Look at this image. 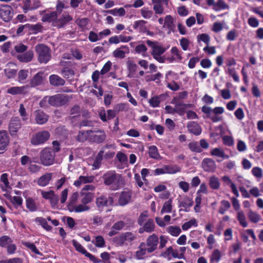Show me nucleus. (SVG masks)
<instances>
[{
  "label": "nucleus",
  "mask_w": 263,
  "mask_h": 263,
  "mask_svg": "<svg viewBox=\"0 0 263 263\" xmlns=\"http://www.w3.org/2000/svg\"><path fill=\"white\" fill-rule=\"evenodd\" d=\"M193 204V200L187 197L179 201V207L184 208V211L186 212H188L190 211V208L192 206Z\"/></svg>",
  "instance_id": "obj_33"
},
{
  "label": "nucleus",
  "mask_w": 263,
  "mask_h": 263,
  "mask_svg": "<svg viewBox=\"0 0 263 263\" xmlns=\"http://www.w3.org/2000/svg\"><path fill=\"white\" fill-rule=\"evenodd\" d=\"M248 217L250 221L254 223H257L261 220V216L252 210L249 211Z\"/></svg>",
  "instance_id": "obj_42"
},
{
  "label": "nucleus",
  "mask_w": 263,
  "mask_h": 263,
  "mask_svg": "<svg viewBox=\"0 0 263 263\" xmlns=\"http://www.w3.org/2000/svg\"><path fill=\"white\" fill-rule=\"evenodd\" d=\"M222 180L227 185H230L232 193L236 196V197H238L239 196V194L237 187L236 185L232 182L230 178L227 176H224L222 177Z\"/></svg>",
  "instance_id": "obj_31"
},
{
  "label": "nucleus",
  "mask_w": 263,
  "mask_h": 263,
  "mask_svg": "<svg viewBox=\"0 0 263 263\" xmlns=\"http://www.w3.org/2000/svg\"><path fill=\"white\" fill-rule=\"evenodd\" d=\"M141 14L143 17L148 19L153 16V12L148 10V8L144 7L141 10Z\"/></svg>",
  "instance_id": "obj_63"
},
{
  "label": "nucleus",
  "mask_w": 263,
  "mask_h": 263,
  "mask_svg": "<svg viewBox=\"0 0 263 263\" xmlns=\"http://www.w3.org/2000/svg\"><path fill=\"white\" fill-rule=\"evenodd\" d=\"M137 238L136 234L132 232L122 233L112 238V241L118 246H122L124 244L132 243Z\"/></svg>",
  "instance_id": "obj_5"
},
{
  "label": "nucleus",
  "mask_w": 263,
  "mask_h": 263,
  "mask_svg": "<svg viewBox=\"0 0 263 263\" xmlns=\"http://www.w3.org/2000/svg\"><path fill=\"white\" fill-rule=\"evenodd\" d=\"M28 70L25 69H21L18 73V81L20 82H22L25 80L28 77Z\"/></svg>",
  "instance_id": "obj_64"
},
{
  "label": "nucleus",
  "mask_w": 263,
  "mask_h": 263,
  "mask_svg": "<svg viewBox=\"0 0 263 263\" xmlns=\"http://www.w3.org/2000/svg\"><path fill=\"white\" fill-rule=\"evenodd\" d=\"M13 15V8L8 5H0V17L5 22L11 21Z\"/></svg>",
  "instance_id": "obj_7"
},
{
  "label": "nucleus",
  "mask_w": 263,
  "mask_h": 263,
  "mask_svg": "<svg viewBox=\"0 0 263 263\" xmlns=\"http://www.w3.org/2000/svg\"><path fill=\"white\" fill-rule=\"evenodd\" d=\"M117 114L114 109H108L106 111L105 109H102L99 112L100 119L103 122H106L116 117Z\"/></svg>",
  "instance_id": "obj_12"
},
{
  "label": "nucleus",
  "mask_w": 263,
  "mask_h": 263,
  "mask_svg": "<svg viewBox=\"0 0 263 263\" xmlns=\"http://www.w3.org/2000/svg\"><path fill=\"white\" fill-rule=\"evenodd\" d=\"M79 197V193L78 192H75L73 193L71 195L69 199V202L67 204V209L68 210L70 209L71 206H73L77 203V201L78 200Z\"/></svg>",
  "instance_id": "obj_48"
},
{
  "label": "nucleus",
  "mask_w": 263,
  "mask_h": 263,
  "mask_svg": "<svg viewBox=\"0 0 263 263\" xmlns=\"http://www.w3.org/2000/svg\"><path fill=\"white\" fill-rule=\"evenodd\" d=\"M61 73L63 76L66 79L72 78L74 76V71L68 67H64L62 69Z\"/></svg>",
  "instance_id": "obj_53"
},
{
  "label": "nucleus",
  "mask_w": 263,
  "mask_h": 263,
  "mask_svg": "<svg viewBox=\"0 0 263 263\" xmlns=\"http://www.w3.org/2000/svg\"><path fill=\"white\" fill-rule=\"evenodd\" d=\"M159 242V238L157 235L153 234L149 236L146 240L145 246L147 247V252L149 253H152L157 249Z\"/></svg>",
  "instance_id": "obj_9"
},
{
  "label": "nucleus",
  "mask_w": 263,
  "mask_h": 263,
  "mask_svg": "<svg viewBox=\"0 0 263 263\" xmlns=\"http://www.w3.org/2000/svg\"><path fill=\"white\" fill-rule=\"evenodd\" d=\"M114 199L111 197H107L104 195H101L96 199V203L99 208H103L113 203Z\"/></svg>",
  "instance_id": "obj_14"
},
{
  "label": "nucleus",
  "mask_w": 263,
  "mask_h": 263,
  "mask_svg": "<svg viewBox=\"0 0 263 263\" xmlns=\"http://www.w3.org/2000/svg\"><path fill=\"white\" fill-rule=\"evenodd\" d=\"M181 231L179 227L170 226L168 228V233L173 236H178L180 234Z\"/></svg>",
  "instance_id": "obj_61"
},
{
  "label": "nucleus",
  "mask_w": 263,
  "mask_h": 263,
  "mask_svg": "<svg viewBox=\"0 0 263 263\" xmlns=\"http://www.w3.org/2000/svg\"><path fill=\"white\" fill-rule=\"evenodd\" d=\"M127 48L126 46H121L120 48L116 49L113 52V55L116 58H123L125 57V52L121 49Z\"/></svg>",
  "instance_id": "obj_57"
},
{
  "label": "nucleus",
  "mask_w": 263,
  "mask_h": 263,
  "mask_svg": "<svg viewBox=\"0 0 263 263\" xmlns=\"http://www.w3.org/2000/svg\"><path fill=\"white\" fill-rule=\"evenodd\" d=\"M95 245L98 248H103L105 247V242L104 238L101 236H97L95 238Z\"/></svg>",
  "instance_id": "obj_62"
},
{
  "label": "nucleus",
  "mask_w": 263,
  "mask_h": 263,
  "mask_svg": "<svg viewBox=\"0 0 263 263\" xmlns=\"http://www.w3.org/2000/svg\"><path fill=\"white\" fill-rule=\"evenodd\" d=\"M164 23L168 29V33L171 32H174L175 25L174 24L173 19L171 15H167L165 17Z\"/></svg>",
  "instance_id": "obj_37"
},
{
  "label": "nucleus",
  "mask_w": 263,
  "mask_h": 263,
  "mask_svg": "<svg viewBox=\"0 0 263 263\" xmlns=\"http://www.w3.org/2000/svg\"><path fill=\"white\" fill-rule=\"evenodd\" d=\"M52 177V174L47 173L40 177L37 180V183L41 186H45L47 185Z\"/></svg>",
  "instance_id": "obj_25"
},
{
  "label": "nucleus",
  "mask_w": 263,
  "mask_h": 263,
  "mask_svg": "<svg viewBox=\"0 0 263 263\" xmlns=\"http://www.w3.org/2000/svg\"><path fill=\"white\" fill-rule=\"evenodd\" d=\"M71 208L68 209V211L70 212H74L75 213H81L88 211L90 209V206L82 203L78 205L76 204L73 206H71Z\"/></svg>",
  "instance_id": "obj_24"
},
{
  "label": "nucleus",
  "mask_w": 263,
  "mask_h": 263,
  "mask_svg": "<svg viewBox=\"0 0 263 263\" xmlns=\"http://www.w3.org/2000/svg\"><path fill=\"white\" fill-rule=\"evenodd\" d=\"M33 57V51L29 50L26 51L25 53L18 54L16 58L21 62L28 63L32 60Z\"/></svg>",
  "instance_id": "obj_20"
},
{
  "label": "nucleus",
  "mask_w": 263,
  "mask_h": 263,
  "mask_svg": "<svg viewBox=\"0 0 263 263\" xmlns=\"http://www.w3.org/2000/svg\"><path fill=\"white\" fill-rule=\"evenodd\" d=\"M27 87V86L11 87L7 89V92L12 95L25 94V90Z\"/></svg>",
  "instance_id": "obj_26"
},
{
  "label": "nucleus",
  "mask_w": 263,
  "mask_h": 263,
  "mask_svg": "<svg viewBox=\"0 0 263 263\" xmlns=\"http://www.w3.org/2000/svg\"><path fill=\"white\" fill-rule=\"evenodd\" d=\"M72 243L77 251L86 256L88 252L79 242L76 240H72Z\"/></svg>",
  "instance_id": "obj_49"
},
{
  "label": "nucleus",
  "mask_w": 263,
  "mask_h": 263,
  "mask_svg": "<svg viewBox=\"0 0 263 263\" xmlns=\"http://www.w3.org/2000/svg\"><path fill=\"white\" fill-rule=\"evenodd\" d=\"M26 205L27 208L30 212H35L37 210V206L34 200L31 197H28L26 199Z\"/></svg>",
  "instance_id": "obj_40"
},
{
  "label": "nucleus",
  "mask_w": 263,
  "mask_h": 263,
  "mask_svg": "<svg viewBox=\"0 0 263 263\" xmlns=\"http://www.w3.org/2000/svg\"><path fill=\"white\" fill-rule=\"evenodd\" d=\"M44 79V72H38L30 80L29 84L32 87L41 85L43 84Z\"/></svg>",
  "instance_id": "obj_17"
},
{
  "label": "nucleus",
  "mask_w": 263,
  "mask_h": 263,
  "mask_svg": "<svg viewBox=\"0 0 263 263\" xmlns=\"http://www.w3.org/2000/svg\"><path fill=\"white\" fill-rule=\"evenodd\" d=\"M237 219L239 224L243 228L248 226V223L246 221V218L245 213L242 211H239L237 213Z\"/></svg>",
  "instance_id": "obj_44"
},
{
  "label": "nucleus",
  "mask_w": 263,
  "mask_h": 263,
  "mask_svg": "<svg viewBox=\"0 0 263 263\" xmlns=\"http://www.w3.org/2000/svg\"><path fill=\"white\" fill-rule=\"evenodd\" d=\"M72 20V17L70 15L63 14L60 18L57 20V22L59 23V27H63Z\"/></svg>",
  "instance_id": "obj_34"
},
{
  "label": "nucleus",
  "mask_w": 263,
  "mask_h": 263,
  "mask_svg": "<svg viewBox=\"0 0 263 263\" xmlns=\"http://www.w3.org/2000/svg\"><path fill=\"white\" fill-rule=\"evenodd\" d=\"M192 226H194L195 227L197 226V223L195 218L192 219L189 221L183 224L182 226V229L183 230L186 231L191 228Z\"/></svg>",
  "instance_id": "obj_56"
},
{
  "label": "nucleus",
  "mask_w": 263,
  "mask_h": 263,
  "mask_svg": "<svg viewBox=\"0 0 263 263\" xmlns=\"http://www.w3.org/2000/svg\"><path fill=\"white\" fill-rule=\"evenodd\" d=\"M34 221L40 224L45 230L47 231H51L52 227L48 225L47 220L42 217H37L34 219Z\"/></svg>",
  "instance_id": "obj_39"
},
{
  "label": "nucleus",
  "mask_w": 263,
  "mask_h": 263,
  "mask_svg": "<svg viewBox=\"0 0 263 263\" xmlns=\"http://www.w3.org/2000/svg\"><path fill=\"white\" fill-rule=\"evenodd\" d=\"M9 142L10 139L7 131L0 130V154L3 153L7 149Z\"/></svg>",
  "instance_id": "obj_11"
},
{
  "label": "nucleus",
  "mask_w": 263,
  "mask_h": 263,
  "mask_svg": "<svg viewBox=\"0 0 263 263\" xmlns=\"http://www.w3.org/2000/svg\"><path fill=\"white\" fill-rule=\"evenodd\" d=\"M94 198V194L91 192H81V202L87 205L90 203Z\"/></svg>",
  "instance_id": "obj_28"
},
{
  "label": "nucleus",
  "mask_w": 263,
  "mask_h": 263,
  "mask_svg": "<svg viewBox=\"0 0 263 263\" xmlns=\"http://www.w3.org/2000/svg\"><path fill=\"white\" fill-rule=\"evenodd\" d=\"M104 183L106 185H114L118 183L120 178V175L117 174L115 171H108L105 173L103 177Z\"/></svg>",
  "instance_id": "obj_6"
},
{
  "label": "nucleus",
  "mask_w": 263,
  "mask_h": 263,
  "mask_svg": "<svg viewBox=\"0 0 263 263\" xmlns=\"http://www.w3.org/2000/svg\"><path fill=\"white\" fill-rule=\"evenodd\" d=\"M142 226L138 230V232L140 234H142L144 232L150 233L154 231L155 229L154 221L152 218L148 219Z\"/></svg>",
  "instance_id": "obj_13"
},
{
  "label": "nucleus",
  "mask_w": 263,
  "mask_h": 263,
  "mask_svg": "<svg viewBox=\"0 0 263 263\" xmlns=\"http://www.w3.org/2000/svg\"><path fill=\"white\" fill-rule=\"evenodd\" d=\"M93 178L91 177L80 176L78 179L76 180L73 185L77 187L80 186L82 183H90L92 182Z\"/></svg>",
  "instance_id": "obj_36"
},
{
  "label": "nucleus",
  "mask_w": 263,
  "mask_h": 263,
  "mask_svg": "<svg viewBox=\"0 0 263 263\" xmlns=\"http://www.w3.org/2000/svg\"><path fill=\"white\" fill-rule=\"evenodd\" d=\"M172 200L171 199L165 201L162 206L161 211V213L163 214L165 213H170L172 210Z\"/></svg>",
  "instance_id": "obj_46"
},
{
  "label": "nucleus",
  "mask_w": 263,
  "mask_h": 263,
  "mask_svg": "<svg viewBox=\"0 0 263 263\" xmlns=\"http://www.w3.org/2000/svg\"><path fill=\"white\" fill-rule=\"evenodd\" d=\"M92 133H93L92 130L80 131L77 136V139L80 142H84L87 140L88 137L90 135V134Z\"/></svg>",
  "instance_id": "obj_41"
},
{
  "label": "nucleus",
  "mask_w": 263,
  "mask_h": 263,
  "mask_svg": "<svg viewBox=\"0 0 263 263\" xmlns=\"http://www.w3.org/2000/svg\"><path fill=\"white\" fill-rule=\"evenodd\" d=\"M8 175L7 173L3 174L1 176V181L4 183L5 188L4 189L3 187H1V189L3 191H6L7 188H11L10 186L9 185V182L8 179Z\"/></svg>",
  "instance_id": "obj_54"
},
{
  "label": "nucleus",
  "mask_w": 263,
  "mask_h": 263,
  "mask_svg": "<svg viewBox=\"0 0 263 263\" xmlns=\"http://www.w3.org/2000/svg\"><path fill=\"white\" fill-rule=\"evenodd\" d=\"M197 41L200 43V41L204 43L206 45H209L210 42V36L206 33H201L197 36Z\"/></svg>",
  "instance_id": "obj_55"
},
{
  "label": "nucleus",
  "mask_w": 263,
  "mask_h": 263,
  "mask_svg": "<svg viewBox=\"0 0 263 263\" xmlns=\"http://www.w3.org/2000/svg\"><path fill=\"white\" fill-rule=\"evenodd\" d=\"M127 69L129 71V74H134L138 67L137 65L132 61H128L127 62ZM128 77H130L129 75Z\"/></svg>",
  "instance_id": "obj_58"
},
{
  "label": "nucleus",
  "mask_w": 263,
  "mask_h": 263,
  "mask_svg": "<svg viewBox=\"0 0 263 263\" xmlns=\"http://www.w3.org/2000/svg\"><path fill=\"white\" fill-rule=\"evenodd\" d=\"M162 96V95H161L160 96H155L152 97L149 100L150 106L153 107H159L161 102L160 98Z\"/></svg>",
  "instance_id": "obj_50"
},
{
  "label": "nucleus",
  "mask_w": 263,
  "mask_h": 263,
  "mask_svg": "<svg viewBox=\"0 0 263 263\" xmlns=\"http://www.w3.org/2000/svg\"><path fill=\"white\" fill-rule=\"evenodd\" d=\"M201 111L206 115L207 118H210L213 121H214V109H212L211 107L208 106H203L201 108Z\"/></svg>",
  "instance_id": "obj_52"
},
{
  "label": "nucleus",
  "mask_w": 263,
  "mask_h": 263,
  "mask_svg": "<svg viewBox=\"0 0 263 263\" xmlns=\"http://www.w3.org/2000/svg\"><path fill=\"white\" fill-rule=\"evenodd\" d=\"M228 8L229 6L222 0H218L216 3H215V10L218 11Z\"/></svg>",
  "instance_id": "obj_59"
},
{
  "label": "nucleus",
  "mask_w": 263,
  "mask_h": 263,
  "mask_svg": "<svg viewBox=\"0 0 263 263\" xmlns=\"http://www.w3.org/2000/svg\"><path fill=\"white\" fill-rule=\"evenodd\" d=\"M40 6V2L38 1H33L32 3L31 0H25L24 2L23 6V10L25 13H27L29 11H32L37 9Z\"/></svg>",
  "instance_id": "obj_16"
},
{
  "label": "nucleus",
  "mask_w": 263,
  "mask_h": 263,
  "mask_svg": "<svg viewBox=\"0 0 263 263\" xmlns=\"http://www.w3.org/2000/svg\"><path fill=\"white\" fill-rule=\"evenodd\" d=\"M146 43L151 48V54L153 58L160 63H164L165 58L162 54L165 52L166 49L157 41L147 40Z\"/></svg>",
  "instance_id": "obj_1"
},
{
  "label": "nucleus",
  "mask_w": 263,
  "mask_h": 263,
  "mask_svg": "<svg viewBox=\"0 0 263 263\" xmlns=\"http://www.w3.org/2000/svg\"><path fill=\"white\" fill-rule=\"evenodd\" d=\"M49 81L50 84L54 87L63 86L65 81L57 74H51L49 76Z\"/></svg>",
  "instance_id": "obj_18"
},
{
  "label": "nucleus",
  "mask_w": 263,
  "mask_h": 263,
  "mask_svg": "<svg viewBox=\"0 0 263 263\" xmlns=\"http://www.w3.org/2000/svg\"><path fill=\"white\" fill-rule=\"evenodd\" d=\"M146 23L147 22L144 20L136 21L134 23L133 28L134 29H139L140 32L145 33L147 29L145 26Z\"/></svg>",
  "instance_id": "obj_35"
},
{
  "label": "nucleus",
  "mask_w": 263,
  "mask_h": 263,
  "mask_svg": "<svg viewBox=\"0 0 263 263\" xmlns=\"http://www.w3.org/2000/svg\"><path fill=\"white\" fill-rule=\"evenodd\" d=\"M55 154L50 147H46L40 153V160L44 166H50L54 164Z\"/></svg>",
  "instance_id": "obj_3"
},
{
  "label": "nucleus",
  "mask_w": 263,
  "mask_h": 263,
  "mask_svg": "<svg viewBox=\"0 0 263 263\" xmlns=\"http://www.w3.org/2000/svg\"><path fill=\"white\" fill-rule=\"evenodd\" d=\"M23 245L24 246L30 249L32 252L37 255H41L42 253L39 251L37 249L35 245L32 242H23Z\"/></svg>",
  "instance_id": "obj_51"
},
{
  "label": "nucleus",
  "mask_w": 263,
  "mask_h": 263,
  "mask_svg": "<svg viewBox=\"0 0 263 263\" xmlns=\"http://www.w3.org/2000/svg\"><path fill=\"white\" fill-rule=\"evenodd\" d=\"M44 99H48L47 101L50 105L54 107H61L65 105L70 98L67 95L58 93L51 96H46Z\"/></svg>",
  "instance_id": "obj_4"
},
{
  "label": "nucleus",
  "mask_w": 263,
  "mask_h": 263,
  "mask_svg": "<svg viewBox=\"0 0 263 263\" xmlns=\"http://www.w3.org/2000/svg\"><path fill=\"white\" fill-rule=\"evenodd\" d=\"M50 136V133L48 131L39 132L32 138L31 143L34 145L42 144L49 139Z\"/></svg>",
  "instance_id": "obj_8"
},
{
  "label": "nucleus",
  "mask_w": 263,
  "mask_h": 263,
  "mask_svg": "<svg viewBox=\"0 0 263 263\" xmlns=\"http://www.w3.org/2000/svg\"><path fill=\"white\" fill-rule=\"evenodd\" d=\"M148 155L151 158L156 160L159 158L160 155L156 146L152 145L148 147Z\"/></svg>",
  "instance_id": "obj_43"
},
{
  "label": "nucleus",
  "mask_w": 263,
  "mask_h": 263,
  "mask_svg": "<svg viewBox=\"0 0 263 263\" xmlns=\"http://www.w3.org/2000/svg\"><path fill=\"white\" fill-rule=\"evenodd\" d=\"M138 250L135 253V257L138 260L143 259L147 252V248H145V243H140L138 247Z\"/></svg>",
  "instance_id": "obj_29"
},
{
  "label": "nucleus",
  "mask_w": 263,
  "mask_h": 263,
  "mask_svg": "<svg viewBox=\"0 0 263 263\" xmlns=\"http://www.w3.org/2000/svg\"><path fill=\"white\" fill-rule=\"evenodd\" d=\"M37 54V60L41 64H46L51 59L50 48L43 44H39L35 47Z\"/></svg>",
  "instance_id": "obj_2"
},
{
  "label": "nucleus",
  "mask_w": 263,
  "mask_h": 263,
  "mask_svg": "<svg viewBox=\"0 0 263 263\" xmlns=\"http://www.w3.org/2000/svg\"><path fill=\"white\" fill-rule=\"evenodd\" d=\"M202 167L204 171L213 172L214 161L211 158H204L202 161Z\"/></svg>",
  "instance_id": "obj_27"
},
{
  "label": "nucleus",
  "mask_w": 263,
  "mask_h": 263,
  "mask_svg": "<svg viewBox=\"0 0 263 263\" xmlns=\"http://www.w3.org/2000/svg\"><path fill=\"white\" fill-rule=\"evenodd\" d=\"M165 174H174L181 171V168L177 165H164L163 166Z\"/></svg>",
  "instance_id": "obj_32"
},
{
  "label": "nucleus",
  "mask_w": 263,
  "mask_h": 263,
  "mask_svg": "<svg viewBox=\"0 0 263 263\" xmlns=\"http://www.w3.org/2000/svg\"><path fill=\"white\" fill-rule=\"evenodd\" d=\"M188 147L192 152L200 153L202 152V149L201 148L197 141H193L190 142Z\"/></svg>",
  "instance_id": "obj_45"
},
{
  "label": "nucleus",
  "mask_w": 263,
  "mask_h": 263,
  "mask_svg": "<svg viewBox=\"0 0 263 263\" xmlns=\"http://www.w3.org/2000/svg\"><path fill=\"white\" fill-rule=\"evenodd\" d=\"M132 192L131 191H122L119 196L118 203L120 205L124 206L131 200Z\"/></svg>",
  "instance_id": "obj_15"
},
{
  "label": "nucleus",
  "mask_w": 263,
  "mask_h": 263,
  "mask_svg": "<svg viewBox=\"0 0 263 263\" xmlns=\"http://www.w3.org/2000/svg\"><path fill=\"white\" fill-rule=\"evenodd\" d=\"M49 118L48 115L41 110L35 111V120L37 124L42 125L46 123Z\"/></svg>",
  "instance_id": "obj_19"
},
{
  "label": "nucleus",
  "mask_w": 263,
  "mask_h": 263,
  "mask_svg": "<svg viewBox=\"0 0 263 263\" xmlns=\"http://www.w3.org/2000/svg\"><path fill=\"white\" fill-rule=\"evenodd\" d=\"M187 128L189 132L194 135L198 136L201 133V128L199 124L196 122H189L187 123Z\"/></svg>",
  "instance_id": "obj_21"
},
{
  "label": "nucleus",
  "mask_w": 263,
  "mask_h": 263,
  "mask_svg": "<svg viewBox=\"0 0 263 263\" xmlns=\"http://www.w3.org/2000/svg\"><path fill=\"white\" fill-rule=\"evenodd\" d=\"M28 29L30 31V33L36 34L42 31L43 26L40 24L37 23L34 25L28 24Z\"/></svg>",
  "instance_id": "obj_38"
},
{
  "label": "nucleus",
  "mask_w": 263,
  "mask_h": 263,
  "mask_svg": "<svg viewBox=\"0 0 263 263\" xmlns=\"http://www.w3.org/2000/svg\"><path fill=\"white\" fill-rule=\"evenodd\" d=\"M161 77H162V74L160 72H158L155 74L146 76L145 77V80L146 82L159 81Z\"/></svg>",
  "instance_id": "obj_60"
},
{
  "label": "nucleus",
  "mask_w": 263,
  "mask_h": 263,
  "mask_svg": "<svg viewBox=\"0 0 263 263\" xmlns=\"http://www.w3.org/2000/svg\"><path fill=\"white\" fill-rule=\"evenodd\" d=\"M13 242L12 239L7 235L0 237V247L6 248L10 243Z\"/></svg>",
  "instance_id": "obj_47"
},
{
  "label": "nucleus",
  "mask_w": 263,
  "mask_h": 263,
  "mask_svg": "<svg viewBox=\"0 0 263 263\" xmlns=\"http://www.w3.org/2000/svg\"><path fill=\"white\" fill-rule=\"evenodd\" d=\"M95 134L91 136V140L97 143H102L106 139L105 133L103 130H98L94 132Z\"/></svg>",
  "instance_id": "obj_22"
},
{
  "label": "nucleus",
  "mask_w": 263,
  "mask_h": 263,
  "mask_svg": "<svg viewBox=\"0 0 263 263\" xmlns=\"http://www.w3.org/2000/svg\"><path fill=\"white\" fill-rule=\"evenodd\" d=\"M21 121L18 117H13L11 119L9 126L8 130L11 136H15L21 127Z\"/></svg>",
  "instance_id": "obj_10"
},
{
  "label": "nucleus",
  "mask_w": 263,
  "mask_h": 263,
  "mask_svg": "<svg viewBox=\"0 0 263 263\" xmlns=\"http://www.w3.org/2000/svg\"><path fill=\"white\" fill-rule=\"evenodd\" d=\"M58 14L56 11H52L50 13H45L42 18L41 21L43 22L51 23L55 20H57Z\"/></svg>",
  "instance_id": "obj_30"
},
{
  "label": "nucleus",
  "mask_w": 263,
  "mask_h": 263,
  "mask_svg": "<svg viewBox=\"0 0 263 263\" xmlns=\"http://www.w3.org/2000/svg\"><path fill=\"white\" fill-rule=\"evenodd\" d=\"M125 225L124 221L120 220L115 222L111 228V230L108 233V235L110 237L117 234L119 231L122 230Z\"/></svg>",
  "instance_id": "obj_23"
}]
</instances>
